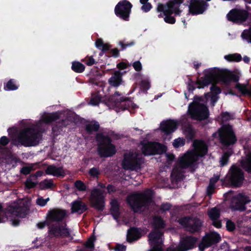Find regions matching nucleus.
I'll return each mask as SVG.
<instances>
[{
	"mask_svg": "<svg viewBox=\"0 0 251 251\" xmlns=\"http://www.w3.org/2000/svg\"><path fill=\"white\" fill-rule=\"evenodd\" d=\"M241 37L251 43V28L249 30H244L241 34Z\"/></svg>",
	"mask_w": 251,
	"mask_h": 251,
	"instance_id": "nucleus-54",
	"label": "nucleus"
},
{
	"mask_svg": "<svg viewBox=\"0 0 251 251\" xmlns=\"http://www.w3.org/2000/svg\"><path fill=\"white\" fill-rule=\"evenodd\" d=\"M248 16V12L246 10L233 9L228 12L226 17L229 21L238 23L246 21Z\"/></svg>",
	"mask_w": 251,
	"mask_h": 251,
	"instance_id": "nucleus-19",
	"label": "nucleus"
},
{
	"mask_svg": "<svg viewBox=\"0 0 251 251\" xmlns=\"http://www.w3.org/2000/svg\"><path fill=\"white\" fill-rule=\"evenodd\" d=\"M208 6L209 4L204 0H190L189 11L193 15L201 14Z\"/></svg>",
	"mask_w": 251,
	"mask_h": 251,
	"instance_id": "nucleus-18",
	"label": "nucleus"
},
{
	"mask_svg": "<svg viewBox=\"0 0 251 251\" xmlns=\"http://www.w3.org/2000/svg\"><path fill=\"white\" fill-rule=\"evenodd\" d=\"M45 173L47 175L57 177H63L65 176V173L62 167H57L54 165H49L46 169Z\"/></svg>",
	"mask_w": 251,
	"mask_h": 251,
	"instance_id": "nucleus-25",
	"label": "nucleus"
},
{
	"mask_svg": "<svg viewBox=\"0 0 251 251\" xmlns=\"http://www.w3.org/2000/svg\"><path fill=\"white\" fill-rule=\"evenodd\" d=\"M215 80L222 82L226 85L229 84L231 81L238 82L239 77L238 75L233 74L228 70H221L217 68L211 69Z\"/></svg>",
	"mask_w": 251,
	"mask_h": 251,
	"instance_id": "nucleus-10",
	"label": "nucleus"
},
{
	"mask_svg": "<svg viewBox=\"0 0 251 251\" xmlns=\"http://www.w3.org/2000/svg\"><path fill=\"white\" fill-rule=\"evenodd\" d=\"M88 209L87 205L81 201H75L72 203V213L82 214Z\"/></svg>",
	"mask_w": 251,
	"mask_h": 251,
	"instance_id": "nucleus-26",
	"label": "nucleus"
},
{
	"mask_svg": "<svg viewBox=\"0 0 251 251\" xmlns=\"http://www.w3.org/2000/svg\"><path fill=\"white\" fill-rule=\"evenodd\" d=\"M34 164H31L29 166L23 167L20 170V173L24 175L30 174V172L35 170Z\"/></svg>",
	"mask_w": 251,
	"mask_h": 251,
	"instance_id": "nucleus-45",
	"label": "nucleus"
},
{
	"mask_svg": "<svg viewBox=\"0 0 251 251\" xmlns=\"http://www.w3.org/2000/svg\"><path fill=\"white\" fill-rule=\"evenodd\" d=\"M198 238L193 236H185L180 238L178 245L176 247H170L166 251H188L196 247Z\"/></svg>",
	"mask_w": 251,
	"mask_h": 251,
	"instance_id": "nucleus-12",
	"label": "nucleus"
},
{
	"mask_svg": "<svg viewBox=\"0 0 251 251\" xmlns=\"http://www.w3.org/2000/svg\"><path fill=\"white\" fill-rule=\"evenodd\" d=\"M220 143L228 147L235 144L237 138L233 127L229 124L223 125L217 131Z\"/></svg>",
	"mask_w": 251,
	"mask_h": 251,
	"instance_id": "nucleus-7",
	"label": "nucleus"
},
{
	"mask_svg": "<svg viewBox=\"0 0 251 251\" xmlns=\"http://www.w3.org/2000/svg\"><path fill=\"white\" fill-rule=\"evenodd\" d=\"M96 240V237L94 235L92 236L86 242L85 247L88 249H93L94 248V242Z\"/></svg>",
	"mask_w": 251,
	"mask_h": 251,
	"instance_id": "nucleus-52",
	"label": "nucleus"
},
{
	"mask_svg": "<svg viewBox=\"0 0 251 251\" xmlns=\"http://www.w3.org/2000/svg\"><path fill=\"white\" fill-rule=\"evenodd\" d=\"M163 233L159 230H155L149 234L150 244L151 249L149 251H163L159 244V240Z\"/></svg>",
	"mask_w": 251,
	"mask_h": 251,
	"instance_id": "nucleus-21",
	"label": "nucleus"
},
{
	"mask_svg": "<svg viewBox=\"0 0 251 251\" xmlns=\"http://www.w3.org/2000/svg\"><path fill=\"white\" fill-rule=\"evenodd\" d=\"M231 154V153L229 151H227L224 153L220 159V164L222 166H224L227 164L229 160V157Z\"/></svg>",
	"mask_w": 251,
	"mask_h": 251,
	"instance_id": "nucleus-46",
	"label": "nucleus"
},
{
	"mask_svg": "<svg viewBox=\"0 0 251 251\" xmlns=\"http://www.w3.org/2000/svg\"><path fill=\"white\" fill-rule=\"evenodd\" d=\"M193 145L199 156L202 157L207 153V147L202 141L196 140Z\"/></svg>",
	"mask_w": 251,
	"mask_h": 251,
	"instance_id": "nucleus-28",
	"label": "nucleus"
},
{
	"mask_svg": "<svg viewBox=\"0 0 251 251\" xmlns=\"http://www.w3.org/2000/svg\"><path fill=\"white\" fill-rule=\"evenodd\" d=\"M226 229L228 231H233L235 229V225L230 220H228L226 223Z\"/></svg>",
	"mask_w": 251,
	"mask_h": 251,
	"instance_id": "nucleus-58",
	"label": "nucleus"
},
{
	"mask_svg": "<svg viewBox=\"0 0 251 251\" xmlns=\"http://www.w3.org/2000/svg\"><path fill=\"white\" fill-rule=\"evenodd\" d=\"M144 163V159L138 154L130 152L126 153L122 161L123 168L126 170L138 171L141 169V165Z\"/></svg>",
	"mask_w": 251,
	"mask_h": 251,
	"instance_id": "nucleus-9",
	"label": "nucleus"
},
{
	"mask_svg": "<svg viewBox=\"0 0 251 251\" xmlns=\"http://www.w3.org/2000/svg\"><path fill=\"white\" fill-rule=\"evenodd\" d=\"M81 61L89 66H91L94 64H96L97 63L93 58V56L87 55L84 59H82Z\"/></svg>",
	"mask_w": 251,
	"mask_h": 251,
	"instance_id": "nucleus-47",
	"label": "nucleus"
},
{
	"mask_svg": "<svg viewBox=\"0 0 251 251\" xmlns=\"http://www.w3.org/2000/svg\"><path fill=\"white\" fill-rule=\"evenodd\" d=\"M221 238L219 233L216 232L208 233L203 236L199 244L200 251H204L205 249L220 242Z\"/></svg>",
	"mask_w": 251,
	"mask_h": 251,
	"instance_id": "nucleus-15",
	"label": "nucleus"
},
{
	"mask_svg": "<svg viewBox=\"0 0 251 251\" xmlns=\"http://www.w3.org/2000/svg\"><path fill=\"white\" fill-rule=\"evenodd\" d=\"M152 6L151 3L147 2L145 4H143L141 7V9L144 12H148L152 8Z\"/></svg>",
	"mask_w": 251,
	"mask_h": 251,
	"instance_id": "nucleus-60",
	"label": "nucleus"
},
{
	"mask_svg": "<svg viewBox=\"0 0 251 251\" xmlns=\"http://www.w3.org/2000/svg\"><path fill=\"white\" fill-rule=\"evenodd\" d=\"M123 73L119 71H116L108 79L109 84L113 87H117L119 86L123 81Z\"/></svg>",
	"mask_w": 251,
	"mask_h": 251,
	"instance_id": "nucleus-27",
	"label": "nucleus"
},
{
	"mask_svg": "<svg viewBox=\"0 0 251 251\" xmlns=\"http://www.w3.org/2000/svg\"><path fill=\"white\" fill-rule=\"evenodd\" d=\"M75 187L80 191H84L86 190V186L84 183L80 180H76L74 183Z\"/></svg>",
	"mask_w": 251,
	"mask_h": 251,
	"instance_id": "nucleus-49",
	"label": "nucleus"
},
{
	"mask_svg": "<svg viewBox=\"0 0 251 251\" xmlns=\"http://www.w3.org/2000/svg\"><path fill=\"white\" fill-rule=\"evenodd\" d=\"M49 200V198L44 199L43 197H40L37 199L36 203L41 206H44L47 204V203Z\"/></svg>",
	"mask_w": 251,
	"mask_h": 251,
	"instance_id": "nucleus-56",
	"label": "nucleus"
},
{
	"mask_svg": "<svg viewBox=\"0 0 251 251\" xmlns=\"http://www.w3.org/2000/svg\"><path fill=\"white\" fill-rule=\"evenodd\" d=\"M9 142V139L8 137L5 136H3L0 138V144L2 146H5Z\"/></svg>",
	"mask_w": 251,
	"mask_h": 251,
	"instance_id": "nucleus-64",
	"label": "nucleus"
},
{
	"mask_svg": "<svg viewBox=\"0 0 251 251\" xmlns=\"http://www.w3.org/2000/svg\"><path fill=\"white\" fill-rule=\"evenodd\" d=\"M126 201L133 211L137 212L143 208L149 207L152 202V198L146 193H140L128 196Z\"/></svg>",
	"mask_w": 251,
	"mask_h": 251,
	"instance_id": "nucleus-5",
	"label": "nucleus"
},
{
	"mask_svg": "<svg viewBox=\"0 0 251 251\" xmlns=\"http://www.w3.org/2000/svg\"><path fill=\"white\" fill-rule=\"evenodd\" d=\"M61 128V127H60L59 124H58L57 125H54L52 126V132L53 134L57 136L60 133V130H62Z\"/></svg>",
	"mask_w": 251,
	"mask_h": 251,
	"instance_id": "nucleus-61",
	"label": "nucleus"
},
{
	"mask_svg": "<svg viewBox=\"0 0 251 251\" xmlns=\"http://www.w3.org/2000/svg\"><path fill=\"white\" fill-rule=\"evenodd\" d=\"M224 58L228 62H238L242 60L241 54L237 53L226 55L224 56Z\"/></svg>",
	"mask_w": 251,
	"mask_h": 251,
	"instance_id": "nucleus-40",
	"label": "nucleus"
},
{
	"mask_svg": "<svg viewBox=\"0 0 251 251\" xmlns=\"http://www.w3.org/2000/svg\"><path fill=\"white\" fill-rule=\"evenodd\" d=\"M154 147L153 155L163 154L166 151L167 149L165 145L157 142H154Z\"/></svg>",
	"mask_w": 251,
	"mask_h": 251,
	"instance_id": "nucleus-39",
	"label": "nucleus"
},
{
	"mask_svg": "<svg viewBox=\"0 0 251 251\" xmlns=\"http://www.w3.org/2000/svg\"><path fill=\"white\" fill-rule=\"evenodd\" d=\"M43 130L37 126L25 128L20 131L15 142L29 147L38 145L42 139Z\"/></svg>",
	"mask_w": 251,
	"mask_h": 251,
	"instance_id": "nucleus-2",
	"label": "nucleus"
},
{
	"mask_svg": "<svg viewBox=\"0 0 251 251\" xmlns=\"http://www.w3.org/2000/svg\"><path fill=\"white\" fill-rule=\"evenodd\" d=\"M165 223L160 216L154 217L153 219V226L154 230L163 229L165 227Z\"/></svg>",
	"mask_w": 251,
	"mask_h": 251,
	"instance_id": "nucleus-35",
	"label": "nucleus"
},
{
	"mask_svg": "<svg viewBox=\"0 0 251 251\" xmlns=\"http://www.w3.org/2000/svg\"><path fill=\"white\" fill-rule=\"evenodd\" d=\"M140 89L146 92L151 87L150 83L148 80H142L139 84Z\"/></svg>",
	"mask_w": 251,
	"mask_h": 251,
	"instance_id": "nucleus-48",
	"label": "nucleus"
},
{
	"mask_svg": "<svg viewBox=\"0 0 251 251\" xmlns=\"http://www.w3.org/2000/svg\"><path fill=\"white\" fill-rule=\"evenodd\" d=\"M214 81L213 75L211 69H210L206 71L204 78L202 80H199L196 82V84L198 85L197 88L199 89L203 88L204 87L212 83Z\"/></svg>",
	"mask_w": 251,
	"mask_h": 251,
	"instance_id": "nucleus-24",
	"label": "nucleus"
},
{
	"mask_svg": "<svg viewBox=\"0 0 251 251\" xmlns=\"http://www.w3.org/2000/svg\"><path fill=\"white\" fill-rule=\"evenodd\" d=\"M251 201L249 197L239 193L232 197L230 207L232 211L243 212L246 210V205Z\"/></svg>",
	"mask_w": 251,
	"mask_h": 251,
	"instance_id": "nucleus-14",
	"label": "nucleus"
},
{
	"mask_svg": "<svg viewBox=\"0 0 251 251\" xmlns=\"http://www.w3.org/2000/svg\"><path fill=\"white\" fill-rule=\"evenodd\" d=\"M33 178L29 176L25 182V186L27 189H31L35 187L37 185V182L32 181Z\"/></svg>",
	"mask_w": 251,
	"mask_h": 251,
	"instance_id": "nucleus-50",
	"label": "nucleus"
},
{
	"mask_svg": "<svg viewBox=\"0 0 251 251\" xmlns=\"http://www.w3.org/2000/svg\"><path fill=\"white\" fill-rule=\"evenodd\" d=\"M195 101L191 102L188 107V114L192 119L201 121L207 119L209 116L208 107L204 104L197 101L202 100V99L198 96L194 97Z\"/></svg>",
	"mask_w": 251,
	"mask_h": 251,
	"instance_id": "nucleus-4",
	"label": "nucleus"
},
{
	"mask_svg": "<svg viewBox=\"0 0 251 251\" xmlns=\"http://www.w3.org/2000/svg\"><path fill=\"white\" fill-rule=\"evenodd\" d=\"M210 91L213 95H218L221 93V88L215 84L212 85Z\"/></svg>",
	"mask_w": 251,
	"mask_h": 251,
	"instance_id": "nucleus-59",
	"label": "nucleus"
},
{
	"mask_svg": "<svg viewBox=\"0 0 251 251\" xmlns=\"http://www.w3.org/2000/svg\"><path fill=\"white\" fill-rule=\"evenodd\" d=\"M178 222L189 233H199L201 231L203 221L197 217L184 216L179 218Z\"/></svg>",
	"mask_w": 251,
	"mask_h": 251,
	"instance_id": "nucleus-8",
	"label": "nucleus"
},
{
	"mask_svg": "<svg viewBox=\"0 0 251 251\" xmlns=\"http://www.w3.org/2000/svg\"><path fill=\"white\" fill-rule=\"evenodd\" d=\"M182 174L180 169L175 168L173 169L171 176L173 180L180 181L182 178Z\"/></svg>",
	"mask_w": 251,
	"mask_h": 251,
	"instance_id": "nucleus-41",
	"label": "nucleus"
},
{
	"mask_svg": "<svg viewBox=\"0 0 251 251\" xmlns=\"http://www.w3.org/2000/svg\"><path fill=\"white\" fill-rule=\"evenodd\" d=\"M183 133L188 140H192L195 136L196 132L191 125H187L183 127Z\"/></svg>",
	"mask_w": 251,
	"mask_h": 251,
	"instance_id": "nucleus-34",
	"label": "nucleus"
},
{
	"mask_svg": "<svg viewBox=\"0 0 251 251\" xmlns=\"http://www.w3.org/2000/svg\"><path fill=\"white\" fill-rule=\"evenodd\" d=\"M18 86L15 84V81L13 79H10L4 85V89L7 91L16 90Z\"/></svg>",
	"mask_w": 251,
	"mask_h": 251,
	"instance_id": "nucleus-43",
	"label": "nucleus"
},
{
	"mask_svg": "<svg viewBox=\"0 0 251 251\" xmlns=\"http://www.w3.org/2000/svg\"><path fill=\"white\" fill-rule=\"evenodd\" d=\"M71 69L75 73H82L84 71L85 66L80 62L75 61L72 63Z\"/></svg>",
	"mask_w": 251,
	"mask_h": 251,
	"instance_id": "nucleus-37",
	"label": "nucleus"
},
{
	"mask_svg": "<svg viewBox=\"0 0 251 251\" xmlns=\"http://www.w3.org/2000/svg\"><path fill=\"white\" fill-rule=\"evenodd\" d=\"M185 144V141L180 138L176 139L173 142V146L175 148L183 146Z\"/></svg>",
	"mask_w": 251,
	"mask_h": 251,
	"instance_id": "nucleus-57",
	"label": "nucleus"
},
{
	"mask_svg": "<svg viewBox=\"0 0 251 251\" xmlns=\"http://www.w3.org/2000/svg\"><path fill=\"white\" fill-rule=\"evenodd\" d=\"M93 206L98 211H102L105 207V198L102 192L99 189H94L91 194Z\"/></svg>",
	"mask_w": 251,
	"mask_h": 251,
	"instance_id": "nucleus-17",
	"label": "nucleus"
},
{
	"mask_svg": "<svg viewBox=\"0 0 251 251\" xmlns=\"http://www.w3.org/2000/svg\"><path fill=\"white\" fill-rule=\"evenodd\" d=\"M172 207V204L169 202L163 203L160 207V210L162 213L169 211Z\"/></svg>",
	"mask_w": 251,
	"mask_h": 251,
	"instance_id": "nucleus-55",
	"label": "nucleus"
},
{
	"mask_svg": "<svg viewBox=\"0 0 251 251\" xmlns=\"http://www.w3.org/2000/svg\"><path fill=\"white\" fill-rule=\"evenodd\" d=\"M184 0H170L166 3L159 2L156 8V11L158 13L159 18H164V21L167 24H174L176 20L172 15L180 16L182 10L179 7Z\"/></svg>",
	"mask_w": 251,
	"mask_h": 251,
	"instance_id": "nucleus-1",
	"label": "nucleus"
},
{
	"mask_svg": "<svg viewBox=\"0 0 251 251\" xmlns=\"http://www.w3.org/2000/svg\"><path fill=\"white\" fill-rule=\"evenodd\" d=\"M115 97V96H114L109 98L106 104L107 105L111 104L113 106H120L123 110L130 107L134 109L137 107L136 105L131 100V98L121 97L120 100H117Z\"/></svg>",
	"mask_w": 251,
	"mask_h": 251,
	"instance_id": "nucleus-16",
	"label": "nucleus"
},
{
	"mask_svg": "<svg viewBox=\"0 0 251 251\" xmlns=\"http://www.w3.org/2000/svg\"><path fill=\"white\" fill-rule=\"evenodd\" d=\"M100 125L97 121H94L85 126V131L89 134H92L94 132H97L100 129Z\"/></svg>",
	"mask_w": 251,
	"mask_h": 251,
	"instance_id": "nucleus-36",
	"label": "nucleus"
},
{
	"mask_svg": "<svg viewBox=\"0 0 251 251\" xmlns=\"http://www.w3.org/2000/svg\"><path fill=\"white\" fill-rule=\"evenodd\" d=\"M196 160V156L193 152H187L180 158L179 166L182 169L193 168Z\"/></svg>",
	"mask_w": 251,
	"mask_h": 251,
	"instance_id": "nucleus-22",
	"label": "nucleus"
},
{
	"mask_svg": "<svg viewBox=\"0 0 251 251\" xmlns=\"http://www.w3.org/2000/svg\"><path fill=\"white\" fill-rule=\"evenodd\" d=\"M60 115L57 112H52L47 114L42 117L43 123L50 124L59 119Z\"/></svg>",
	"mask_w": 251,
	"mask_h": 251,
	"instance_id": "nucleus-32",
	"label": "nucleus"
},
{
	"mask_svg": "<svg viewBox=\"0 0 251 251\" xmlns=\"http://www.w3.org/2000/svg\"><path fill=\"white\" fill-rule=\"evenodd\" d=\"M208 216L211 220H216L220 218V212L216 207H214L209 212Z\"/></svg>",
	"mask_w": 251,
	"mask_h": 251,
	"instance_id": "nucleus-44",
	"label": "nucleus"
},
{
	"mask_svg": "<svg viewBox=\"0 0 251 251\" xmlns=\"http://www.w3.org/2000/svg\"><path fill=\"white\" fill-rule=\"evenodd\" d=\"M102 101V97L99 92L91 94L90 104L93 106L98 105Z\"/></svg>",
	"mask_w": 251,
	"mask_h": 251,
	"instance_id": "nucleus-38",
	"label": "nucleus"
},
{
	"mask_svg": "<svg viewBox=\"0 0 251 251\" xmlns=\"http://www.w3.org/2000/svg\"><path fill=\"white\" fill-rule=\"evenodd\" d=\"M48 228L49 234L53 237L61 238L71 237V239H73L71 236V229L67 226L66 222L52 224L49 226Z\"/></svg>",
	"mask_w": 251,
	"mask_h": 251,
	"instance_id": "nucleus-11",
	"label": "nucleus"
},
{
	"mask_svg": "<svg viewBox=\"0 0 251 251\" xmlns=\"http://www.w3.org/2000/svg\"><path fill=\"white\" fill-rule=\"evenodd\" d=\"M96 141L98 143V153L100 157H112L117 152L116 147L112 144V140L109 136L102 133H97Z\"/></svg>",
	"mask_w": 251,
	"mask_h": 251,
	"instance_id": "nucleus-3",
	"label": "nucleus"
},
{
	"mask_svg": "<svg viewBox=\"0 0 251 251\" xmlns=\"http://www.w3.org/2000/svg\"><path fill=\"white\" fill-rule=\"evenodd\" d=\"M67 216V211L65 209L53 208L49 210L47 214L48 222L60 223Z\"/></svg>",
	"mask_w": 251,
	"mask_h": 251,
	"instance_id": "nucleus-20",
	"label": "nucleus"
},
{
	"mask_svg": "<svg viewBox=\"0 0 251 251\" xmlns=\"http://www.w3.org/2000/svg\"><path fill=\"white\" fill-rule=\"evenodd\" d=\"M215 188V185L209 183L207 188V194L208 196L212 195L214 193V190Z\"/></svg>",
	"mask_w": 251,
	"mask_h": 251,
	"instance_id": "nucleus-63",
	"label": "nucleus"
},
{
	"mask_svg": "<svg viewBox=\"0 0 251 251\" xmlns=\"http://www.w3.org/2000/svg\"><path fill=\"white\" fill-rule=\"evenodd\" d=\"M132 6L131 3L127 0H120L115 7V14L121 19L128 21Z\"/></svg>",
	"mask_w": 251,
	"mask_h": 251,
	"instance_id": "nucleus-13",
	"label": "nucleus"
},
{
	"mask_svg": "<svg viewBox=\"0 0 251 251\" xmlns=\"http://www.w3.org/2000/svg\"><path fill=\"white\" fill-rule=\"evenodd\" d=\"M89 174L92 177L98 178L100 174V172L99 168L93 167L89 170Z\"/></svg>",
	"mask_w": 251,
	"mask_h": 251,
	"instance_id": "nucleus-53",
	"label": "nucleus"
},
{
	"mask_svg": "<svg viewBox=\"0 0 251 251\" xmlns=\"http://www.w3.org/2000/svg\"><path fill=\"white\" fill-rule=\"evenodd\" d=\"M39 186L42 190L51 188L53 186V182L52 179H46L40 182Z\"/></svg>",
	"mask_w": 251,
	"mask_h": 251,
	"instance_id": "nucleus-42",
	"label": "nucleus"
},
{
	"mask_svg": "<svg viewBox=\"0 0 251 251\" xmlns=\"http://www.w3.org/2000/svg\"><path fill=\"white\" fill-rule=\"evenodd\" d=\"M141 237V233L138 228L132 227L128 230L127 234V242H132L139 239Z\"/></svg>",
	"mask_w": 251,
	"mask_h": 251,
	"instance_id": "nucleus-29",
	"label": "nucleus"
},
{
	"mask_svg": "<svg viewBox=\"0 0 251 251\" xmlns=\"http://www.w3.org/2000/svg\"><path fill=\"white\" fill-rule=\"evenodd\" d=\"M178 122L174 120L163 121L160 125V129L165 135H168L174 132L177 128Z\"/></svg>",
	"mask_w": 251,
	"mask_h": 251,
	"instance_id": "nucleus-23",
	"label": "nucleus"
},
{
	"mask_svg": "<svg viewBox=\"0 0 251 251\" xmlns=\"http://www.w3.org/2000/svg\"><path fill=\"white\" fill-rule=\"evenodd\" d=\"M141 144L142 145L141 148L142 152L145 156L153 155L155 147L154 142H147L145 143L141 142Z\"/></svg>",
	"mask_w": 251,
	"mask_h": 251,
	"instance_id": "nucleus-31",
	"label": "nucleus"
},
{
	"mask_svg": "<svg viewBox=\"0 0 251 251\" xmlns=\"http://www.w3.org/2000/svg\"><path fill=\"white\" fill-rule=\"evenodd\" d=\"M111 207L110 212L114 219L118 220L120 215V204L118 201L114 199L110 201Z\"/></svg>",
	"mask_w": 251,
	"mask_h": 251,
	"instance_id": "nucleus-30",
	"label": "nucleus"
},
{
	"mask_svg": "<svg viewBox=\"0 0 251 251\" xmlns=\"http://www.w3.org/2000/svg\"><path fill=\"white\" fill-rule=\"evenodd\" d=\"M132 66L135 69V70L137 72H140L142 69V66L141 63L139 61H135L133 63Z\"/></svg>",
	"mask_w": 251,
	"mask_h": 251,
	"instance_id": "nucleus-62",
	"label": "nucleus"
},
{
	"mask_svg": "<svg viewBox=\"0 0 251 251\" xmlns=\"http://www.w3.org/2000/svg\"><path fill=\"white\" fill-rule=\"evenodd\" d=\"M243 171L235 164L232 165L228 170L224 181L233 188L242 186L245 179Z\"/></svg>",
	"mask_w": 251,
	"mask_h": 251,
	"instance_id": "nucleus-6",
	"label": "nucleus"
},
{
	"mask_svg": "<svg viewBox=\"0 0 251 251\" xmlns=\"http://www.w3.org/2000/svg\"><path fill=\"white\" fill-rule=\"evenodd\" d=\"M240 163L241 167L246 172L251 174V151L248 153L246 158L242 160Z\"/></svg>",
	"mask_w": 251,
	"mask_h": 251,
	"instance_id": "nucleus-33",
	"label": "nucleus"
},
{
	"mask_svg": "<svg viewBox=\"0 0 251 251\" xmlns=\"http://www.w3.org/2000/svg\"><path fill=\"white\" fill-rule=\"evenodd\" d=\"M135 44V42L134 41L126 43H124L123 41H120L119 42V45L121 47V50H126L127 48L134 46Z\"/></svg>",
	"mask_w": 251,
	"mask_h": 251,
	"instance_id": "nucleus-51",
	"label": "nucleus"
}]
</instances>
